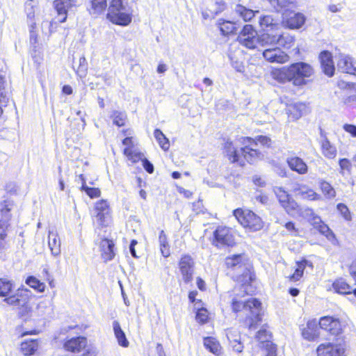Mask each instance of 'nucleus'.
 <instances>
[{
  "label": "nucleus",
  "instance_id": "f257e3e1",
  "mask_svg": "<svg viewBox=\"0 0 356 356\" xmlns=\"http://www.w3.org/2000/svg\"><path fill=\"white\" fill-rule=\"evenodd\" d=\"M248 285L240 286L238 293H236L237 289L234 290V297L232 299V308L234 312L244 311L246 314L245 324L249 329H255L256 325L261 321L262 307L261 302L257 298H251L243 302L240 300L245 294H248L247 287Z\"/></svg>",
  "mask_w": 356,
  "mask_h": 356
},
{
  "label": "nucleus",
  "instance_id": "f03ea898",
  "mask_svg": "<svg viewBox=\"0 0 356 356\" xmlns=\"http://www.w3.org/2000/svg\"><path fill=\"white\" fill-rule=\"evenodd\" d=\"M225 264L228 268L236 273L237 280L243 285H249L254 279L252 266L245 254H233L227 257Z\"/></svg>",
  "mask_w": 356,
  "mask_h": 356
},
{
  "label": "nucleus",
  "instance_id": "7ed1b4c3",
  "mask_svg": "<svg viewBox=\"0 0 356 356\" xmlns=\"http://www.w3.org/2000/svg\"><path fill=\"white\" fill-rule=\"evenodd\" d=\"M129 0H112L107 18L113 24L127 26L131 22V10Z\"/></svg>",
  "mask_w": 356,
  "mask_h": 356
},
{
  "label": "nucleus",
  "instance_id": "20e7f679",
  "mask_svg": "<svg viewBox=\"0 0 356 356\" xmlns=\"http://www.w3.org/2000/svg\"><path fill=\"white\" fill-rule=\"evenodd\" d=\"M241 140L243 145L241 147V151L248 163H254L259 157L260 152L257 148L259 144L268 147L271 143L270 139L264 136L257 137L256 140L248 137L241 138Z\"/></svg>",
  "mask_w": 356,
  "mask_h": 356
},
{
  "label": "nucleus",
  "instance_id": "39448f33",
  "mask_svg": "<svg viewBox=\"0 0 356 356\" xmlns=\"http://www.w3.org/2000/svg\"><path fill=\"white\" fill-rule=\"evenodd\" d=\"M26 22L29 26L30 42L35 45L38 43L37 22L39 21V8L33 0H28L25 3Z\"/></svg>",
  "mask_w": 356,
  "mask_h": 356
},
{
  "label": "nucleus",
  "instance_id": "423d86ee",
  "mask_svg": "<svg viewBox=\"0 0 356 356\" xmlns=\"http://www.w3.org/2000/svg\"><path fill=\"white\" fill-rule=\"evenodd\" d=\"M234 216L241 225L251 231L260 230L263 227L261 218L252 211L237 209L234 211Z\"/></svg>",
  "mask_w": 356,
  "mask_h": 356
},
{
  "label": "nucleus",
  "instance_id": "0eeeda50",
  "mask_svg": "<svg viewBox=\"0 0 356 356\" xmlns=\"http://www.w3.org/2000/svg\"><path fill=\"white\" fill-rule=\"evenodd\" d=\"M293 85L300 86L306 84V78L314 74L313 67L304 62L295 63L289 65Z\"/></svg>",
  "mask_w": 356,
  "mask_h": 356
},
{
  "label": "nucleus",
  "instance_id": "6e6552de",
  "mask_svg": "<svg viewBox=\"0 0 356 356\" xmlns=\"http://www.w3.org/2000/svg\"><path fill=\"white\" fill-rule=\"evenodd\" d=\"M237 40L241 45L248 49L257 48L258 45L257 32L250 24L243 26Z\"/></svg>",
  "mask_w": 356,
  "mask_h": 356
},
{
  "label": "nucleus",
  "instance_id": "1a4fd4ad",
  "mask_svg": "<svg viewBox=\"0 0 356 356\" xmlns=\"http://www.w3.org/2000/svg\"><path fill=\"white\" fill-rule=\"evenodd\" d=\"M179 270L184 283L192 282L195 271V261L188 254L182 255L179 261Z\"/></svg>",
  "mask_w": 356,
  "mask_h": 356
},
{
  "label": "nucleus",
  "instance_id": "9d476101",
  "mask_svg": "<svg viewBox=\"0 0 356 356\" xmlns=\"http://www.w3.org/2000/svg\"><path fill=\"white\" fill-rule=\"evenodd\" d=\"M273 192L278 199L282 207L288 213L292 214L298 207L297 202L282 187L275 186Z\"/></svg>",
  "mask_w": 356,
  "mask_h": 356
},
{
  "label": "nucleus",
  "instance_id": "9b49d317",
  "mask_svg": "<svg viewBox=\"0 0 356 356\" xmlns=\"http://www.w3.org/2000/svg\"><path fill=\"white\" fill-rule=\"evenodd\" d=\"M318 324L321 329L333 336H339L343 332V326L341 321L332 316L321 317Z\"/></svg>",
  "mask_w": 356,
  "mask_h": 356
},
{
  "label": "nucleus",
  "instance_id": "f8f14e48",
  "mask_svg": "<svg viewBox=\"0 0 356 356\" xmlns=\"http://www.w3.org/2000/svg\"><path fill=\"white\" fill-rule=\"evenodd\" d=\"M213 235L216 245L218 247L232 246L235 243L232 231L228 227H218Z\"/></svg>",
  "mask_w": 356,
  "mask_h": 356
},
{
  "label": "nucleus",
  "instance_id": "ddd939ff",
  "mask_svg": "<svg viewBox=\"0 0 356 356\" xmlns=\"http://www.w3.org/2000/svg\"><path fill=\"white\" fill-rule=\"evenodd\" d=\"M316 352L318 356H343L345 349L341 344L327 342L320 344Z\"/></svg>",
  "mask_w": 356,
  "mask_h": 356
},
{
  "label": "nucleus",
  "instance_id": "4468645a",
  "mask_svg": "<svg viewBox=\"0 0 356 356\" xmlns=\"http://www.w3.org/2000/svg\"><path fill=\"white\" fill-rule=\"evenodd\" d=\"M306 20L305 16L300 13L286 12L283 15V24L290 29H298L302 26Z\"/></svg>",
  "mask_w": 356,
  "mask_h": 356
},
{
  "label": "nucleus",
  "instance_id": "2eb2a0df",
  "mask_svg": "<svg viewBox=\"0 0 356 356\" xmlns=\"http://www.w3.org/2000/svg\"><path fill=\"white\" fill-rule=\"evenodd\" d=\"M262 54L264 58L270 63L283 64L289 60V56L278 47L265 49Z\"/></svg>",
  "mask_w": 356,
  "mask_h": 356
},
{
  "label": "nucleus",
  "instance_id": "dca6fc26",
  "mask_svg": "<svg viewBox=\"0 0 356 356\" xmlns=\"http://www.w3.org/2000/svg\"><path fill=\"white\" fill-rule=\"evenodd\" d=\"M96 218L100 225L106 226L110 222V208L106 200H102L95 204Z\"/></svg>",
  "mask_w": 356,
  "mask_h": 356
},
{
  "label": "nucleus",
  "instance_id": "f3484780",
  "mask_svg": "<svg viewBox=\"0 0 356 356\" xmlns=\"http://www.w3.org/2000/svg\"><path fill=\"white\" fill-rule=\"evenodd\" d=\"M224 153L228 158L230 162H238L240 165H244L245 161L244 156L243 155L241 149L238 150L232 141L227 140L224 145Z\"/></svg>",
  "mask_w": 356,
  "mask_h": 356
},
{
  "label": "nucleus",
  "instance_id": "a211bd4d",
  "mask_svg": "<svg viewBox=\"0 0 356 356\" xmlns=\"http://www.w3.org/2000/svg\"><path fill=\"white\" fill-rule=\"evenodd\" d=\"M337 67L342 72L356 75V64L348 55L340 54L337 60Z\"/></svg>",
  "mask_w": 356,
  "mask_h": 356
},
{
  "label": "nucleus",
  "instance_id": "6ab92c4d",
  "mask_svg": "<svg viewBox=\"0 0 356 356\" xmlns=\"http://www.w3.org/2000/svg\"><path fill=\"white\" fill-rule=\"evenodd\" d=\"M310 225L322 235L325 236L328 240L334 238V234L329 227L321 220L319 216L311 218Z\"/></svg>",
  "mask_w": 356,
  "mask_h": 356
},
{
  "label": "nucleus",
  "instance_id": "aec40b11",
  "mask_svg": "<svg viewBox=\"0 0 356 356\" xmlns=\"http://www.w3.org/2000/svg\"><path fill=\"white\" fill-rule=\"evenodd\" d=\"M321 67L323 72L328 76H332L334 74V65L330 52L324 51L319 55Z\"/></svg>",
  "mask_w": 356,
  "mask_h": 356
},
{
  "label": "nucleus",
  "instance_id": "412c9836",
  "mask_svg": "<svg viewBox=\"0 0 356 356\" xmlns=\"http://www.w3.org/2000/svg\"><path fill=\"white\" fill-rule=\"evenodd\" d=\"M13 207V204L10 201H5L1 205L0 209V229L6 230L9 225V221L11 218L10 211Z\"/></svg>",
  "mask_w": 356,
  "mask_h": 356
},
{
  "label": "nucleus",
  "instance_id": "4be33fe9",
  "mask_svg": "<svg viewBox=\"0 0 356 356\" xmlns=\"http://www.w3.org/2000/svg\"><path fill=\"white\" fill-rule=\"evenodd\" d=\"M290 169L299 175H305L308 172L307 163L298 156H290L286 159Z\"/></svg>",
  "mask_w": 356,
  "mask_h": 356
},
{
  "label": "nucleus",
  "instance_id": "5701e85b",
  "mask_svg": "<svg viewBox=\"0 0 356 356\" xmlns=\"http://www.w3.org/2000/svg\"><path fill=\"white\" fill-rule=\"evenodd\" d=\"M87 345V339L83 337H77L67 340L64 343V348L70 352H80Z\"/></svg>",
  "mask_w": 356,
  "mask_h": 356
},
{
  "label": "nucleus",
  "instance_id": "b1692460",
  "mask_svg": "<svg viewBox=\"0 0 356 356\" xmlns=\"http://www.w3.org/2000/svg\"><path fill=\"white\" fill-rule=\"evenodd\" d=\"M74 6L73 0H55L54 6L58 15L62 16L58 19L59 22L63 23L67 19V10Z\"/></svg>",
  "mask_w": 356,
  "mask_h": 356
},
{
  "label": "nucleus",
  "instance_id": "393cba45",
  "mask_svg": "<svg viewBox=\"0 0 356 356\" xmlns=\"http://www.w3.org/2000/svg\"><path fill=\"white\" fill-rule=\"evenodd\" d=\"M226 335L232 349L238 353H241L243 346L241 342L240 332L236 329H229L227 330Z\"/></svg>",
  "mask_w": 356,
  "mask_h": 356
},
{
  "label": "nucleus",
  "instance_id": "a878e982",
  "mask_svg": "<svg viewBox=\"0 0 356 356\" xmlns=\"http://www.w3.org/2000/svg\"><path fill=\"white\" fill-rule=\"evenodd\" d=\"M29 300L27 294H23L22 291H18L15 295L5 297L3 302L8 305L16 307H23Z\"/></svg>",
  "mask_w": 356,
  "mask_h": 356
},
{
  "label": "nucleus",
  "instance_id": "bb28decb",
  "mask_svg": "<svg viewBox=\"0 0 356 356\" xmlns=\"http://www.w3.org/2000/svg\"><path fill=\"white\" fill-rule=\"evenodd\" d=\"M99 248L102 251V256L105 261H110L114 257V243L113 241L107 238L102 239Z\"/></svg>",
  "mask_w": 356,
  "mask_h": 356
},
{
  "label": "nucleus",
  "instance_id": "cd10ccee",
  "mask_svg": "<svg viewBox=\"0 0 356 356\" xmlns=\"http://www.w3.org/2000/svg\"><path fill=\"white\" fill-rule=\"evenodd\" d=\"M228 56L231 61L232 67L239 72L244 71L245 67L243 62V54L240 49L235 50L234 51H230Z\"/></svg>",
  "mask_w": 356,
  "mask_h": 356
},
{
  "label": "nucleus",
  "instance_id": "c85d7f7f",
  "mask_svg": "<svg viewBox=\"0 0 356 356\" xmlns=\"http://www.w3.org/2000/svg\"><path fill=\"white\" fill-rule=\"evenodd\" d=\"M48 245L53 256L57 257L60 254V241L56 232H49Z\"/></svg>",
  "mask_w": 356,
  "mask_h": 356
},
{
  "label": "nucleus",
  "instance_id": "c756f323",
  "mask_svg": "<svg viewBox=\"0 0 356 356\" xmlns=\"http://www.w3.org/2000/svg\"><path fill=\"white\" fill-rule=\"evenodd\" d=\"M258 44L266 49L271 48V47L275 45L276 31L266 32L258 35Z\"/></svg>",
  "mask_w": 356,
  "mask_h": 356
},
{
  "label": "nucleus",
  "instance_id": "7c9ffc66",
  "mask_svg": "<svg viewBox=\"0 0 356 356\" xmlns=\"http://www.w3.org/2000/svg\"><path fill=\"white\" fill-rule=\"evenodd\" d=\"M259 19L260 26L264 30L277 31L280 27L279 24L270 15H261L259 17Z\"/></svg>",
  "mask_w": 356,
  "mask_h": 356
},
{
  "label": "nucleus",
  "instance_id": "2f4dec72",
  "mask_svg": "<svg viewBox=\"0 0 356 356\" xmlns=\"http://www.w3.org/2000/svg\"><path fill=\"white\" fill-rule=\"evenodd\" d=\"M323 155L329 159H334L337 154V148L330 143L327 138H323L321 142Z\"/></svg>",
  "mask_w": 356,
  "mask_h": 356
},
{
  "label": "nucleus",
  "instance_id": "473e14b6",
  "mask_svg": "<svg viewBox=\"0 0 356 356\" xmlns=\"http://www.w3.org/2000/svg\"><path fill=\"white\" fill-rule=\"evenodd\" d=\"M293 43L294 38L289 33H281L278 30L276 31V44L289 49Z\"/></svg>",
  "mask_w": 356,
  "mask_h": 356
},
{
  "label": "nucleus",
  "instance_id": "72a5a7b5",
  "mask_svg": "<svg viewBox=\"0 0 356 356\" xmlns=\"http://www.w3.org/2000/svg\"><path fill=\"white\" fill-rule=\"evenodd\" d=\"M290 71V67L289 66L275 70L273 72L272 74L273 78L280 83H285L286 81L292 82V77Z\"/></svg>",
  "mask_w": 356,
  "mask_h": 356
},
{
  "label": "nucleus",
  "instance_id": "f704fd0d",
  "mask_svg": "<svg viewBox=\"0 0 356 356\" xmlns=\"http://www.w3.org/2000/svg\"><path fill=\"white\" fill-rule=\"evenodd\" d=\"M106 6V0H90L88 10L90 14L97 15L104 12Z\"/></svg>",
  "mask_w": 356,
  "mask_h": 356
},
{
  "label": "nucleus",
  "instance_id": "c9c22d12",
  "mask_svg": "<svg viewBox=\"0 0 356 356\" xmlns=\"http://www.w3.org/2000/svg\"><path fill=\"white\" fill-rule=\"evenodd\" d=\"M113 329L118 344L122 347H127L129 341L118 321H114L113 322Z\"/></svg>",
  "mask_w": 356,
  "mask_h": 356
},
{
  "label": "nucleus",
  "instance_id": "e433bc0d",
  "mask_svg": "<svg viewBox=\"0 0 356 356\" xmlns=\"http://www.w3.org/2000/svg\"><path fill=\"white\" fill-rule=\"evenodd\" d=\"M332 287L336 293L340 294L352 293L351 286L342 278L335 280L332 284Z\"/></svg>",
  "mask_w": 356,
  "mask_h": 356
},
{
  "label": "nucleus",
  "instance_id": "4c0bfd02",
  "mask_svg": "<svg viewBox=\"0 0 356 356\" xmlns=\"http://www.w3.org/2000/svg\"><path fill=\"white\" fill-rule=\"evenodd\" d=\"M218 26L224 35L233 33L237 30L235 23L224 19H219L218 21Z\"/></svg>",
  "mask_w": 356,
  "mask_h": 356
},
{
  "label": "nucleus",
  "instance_id": "58836bf2",
  "mask_svg": "<svg viewBox=\"0 0 356 356\" xmlns=\"http://www.w3.org/2000/svg\"><path fill=\"white\" fill-rule=\"evenodd\" d=\"M159 243L161 254L164 257H168L170 254V245L168 243V236L163 230L160 232L159 236Z\"/></svg>",
  "mask_w": 356,
  "mask_h": 356
},
{
  "label": "nucleus",
  "instance_id": "ea45409f",
  "mask_svg": "<svg viewBox=\"0 0 356 356\" xmlns=\"http://www.w3.org/2000/svg\"><path fill=\"white\" fill-rule=\"evenodd\" d=\"M316 327V323L315 321H309L307 324V327L304 328L302 331V337L309 341H314L318 336L316 330L314 329Z\"/></svg>",
  "mask_w": 356,
  "mask_h": 356
},
{
  "label": "nucleus",
  "instance_id": "a19ab883",
  "mask_svg": "<svg viewBox=\"0 0 356 356\" xmlns=\"http://www.w3.org/2000/svg\"><path fill=\"white\" fill-rule=\"evenodd\" d=\"M235 12L245 22L251 20L256 14H259V11L254 12L241 5L236 6Z\"/></svg>",
  "mask_w": 356,
  "mask_h": 356
},
{
  "label": "nucleus",
  "instance_id": "79ce46f5",
  "mask_svg": "<svg viewBox=\"0 0 356 356\" xmlns=\"http://www.w3.org/2000/svg\"><path fill=\"white\" fill-rule=\"evenodd\" d=\"M14 288L13 281L7 278H0V297H7Z\"/></svg>",
  "mask_w": 356,
  "mask_h": 356
},
{
  "label": "nucleus",
  "instance_id": "37998d69",
  "mask_svg": "<svg viewBox=\"0 0 356 356\" xmlns=\"http://www.w3.org/2000/svg\"><path fill=\"white\" fill-rule=\"evenodd\" d=\"M204 345L210 352L218 355L220 352L219 343L212 337H207L204 339Z\"/></svg>",
  "mask_w": 356,
  "mask_h": 356
},
{
  "label": "nucleus",
  "instance_id": "c03bdc74",
  "mask_svg": "<svg viewBox=\"0 0 356 356\" xmlns=\"http://www.w3.org/2000/svg\"><path fill=\"white\" fill-rule=\"evenodd\" d=\"M154 136L159 144L161 148L164 151L168 150L170 147V143L168 139L163 134V133L159 129L154 130Z\"/></svg>",
  "mask_w": 356,
  "mask_h": 356
},
{
  "label": "nucleus",
  "instance_id": "a18cd8bd",
  "mask_svg": "<svg viewBox=\"0 0 356 356\" xmlns=\"http://www.w3.org/2000/svg\"><path fill=\"white\" fill-rule=\"evenodd\" d=\"M38 342L35 340L27 341L22 343L21 350L25 355H33L38 349Z\"/></svg>",
  "mask_w": 356,
  "mask_h": 356
},
{
  "label": "nucleus",
  "instance_id": "49530a36",
  "mask_svg": "<svg viewBox=\"0 0 356 356\" xmlns=\"http://www.w3.org/2000/svg\"><path fill=\"white\" fill-rule=\"evenodd\" d=\"M114 124L118 127H122L125 124L127 120V114L124 112L113 111L111 115Z\"/></svg>",
  "mask_w": 356,
  "mask_h": 356
},
{
  "label": "nucleus",
  "instance_id": "de8ad7c7",
  "mask_svg": "<svg viewBox=\"0 0 356 356\" xmlns=\"http://www.w3.org/2000/svg\"><path fill=\"white\" fill-rule=\"evenodd\" d=\"M79 178L81 179V181L83 182L82 186H81V189L83 191H84L89 197H90L91 198H94V197H97L100 196V195H101L100 190L97 188L88 187L86 184V181H85L83 175H80Z\"/></svg>",
  "mask_w": 356,
  "mask_h": 356
},
{
  "label": "nucleus",
  "instance_id": "09e8293b",
  "mask_svg": "<svg viewBox=\"0 0 356 356\" xmlns=\"http://www.w3.org/2000/svg\"><path fill=\"white\" fill-rule=\"evenodd\" d=\"M26 284L39 292H43L45 289V284L33 276L28 277L26 280Z\"/></svg>",
  "mask_w": 356,
  "mask_h": 356
},
{
  "label": "nucleus",
  "instance_id": "8fccbe9b",
  "mask_svg": "<svg viewBox=\"0 0 356 356\" xmlns=\"http://www.w3.org/2000/svg\"><path fill=\"white\" fill-rule=\"evenodd\" d=\"M124 154L130 160L132 163H136L140 160L144 159L143 154L140 152L132 150L129 148H125L124 149Z\"/></svg>",
  "mask_w": 356,
  "mask_h": 356
},
{
  "label": "nucleus",
  "instance_id": "3c124183",
  "mask_svg": "<svg viewBox=\"0 0 356 356\" xmlns=\"http://www.w3.org/2000/svg\"><path fill=\"white\" fill-rule=\"evenodd\" d=\"M321 188L323 193V194L327 197V198H333L336 195L335 191L334 188L327 181H322L321 182Z\"/></svg>",
  "mask_w": 356,
  "mask_h": 356
},
{
  "label": "nucleus",
  "instance_id": "603ef678",
  "mask_svg": "<svg viewBox=\"0 0 356 356\" xmlns=\"http://www.w3.org/2000/svg\"><path fill=\"white\" fill-rule=\"evenodd\" d=\"M305 111V105L301 103L295 104L289 107L288 111L290 113H293L294 117L298 119Z\"/></svg>",
  "mask_w": 356,
  "mask_h": 356
},
{
  "label": "nucleus",
  "instance_id": "864d4df0",
  "mask_svg": "<svg viewBox=\"0 0 356 356\" xmlns=\"http://www.w3.org/2000/svg\"><path fill=\"white\" fill-rule=\"evenodd\" d=\"M340 167V174L343 176L345 175L346 172L350 173L351 170L350 161L347 159H341L339 161Z\"/></svg>",
  "mask_w": 356,
  "mask_h": 356
},
{
  "label": "nucleus",
  "instance_id": "5fc2aeb1",
  "mask_svg": "<svg viewBox=\"0 0 356 356\" xmlns=\"http://www.w3.org/2000/svg\"><path fill=\"white\" fill-rule=\"evenodd\" d=\"M4 77L0 75V104H6L8 101V97L5 92L4 87Z\"/></svg>",
  "mask_w": 356,
  "mask_h": 356
},
{
  "label": "nucleus",
  "instance_id": "6e6d98bb",
  "mask_svg": "<svg viewBox=\"0 0 356 356\" xmlns=\"http://www.w3.org/2000/svg\"><path fill=\"white\" fill-rule=\"evenodd\" d=\"M88 70V64L86 59L84 56H82L79 58V66L77 70V74L81 77L84 76L86 74V72Z\"/></svg>",
  "mask_w": 356,
  "mask_h": 356
},
{
  "label": "nucleus",
  "instance_id": "4d7b16f0",
  "mask_svg": "<svg viewBox=\"0 0 356 356\" xmlns=\"http://www.w3.org/2000/svg\"><path fill=\"white\" fill-rule=\"evenodd\" d=\"M256 338L258 341L264 343H266V346H268L269 339L270 338V335L268 334V332L266 330H260L257 332Z\"/></svg>",
  "mask_w": 356,
  "mask_h": 356
},
{
  "label": "nucleus",
  "instance_id": "13d9d810",
  "mask_svg": "<svg viewBox=\"0 0 356 356\" xmlns=\"http://www.w3.org/2000/svg\"><path fill=\"white\" fill-rule=\"evenodd\" d=\"M337 209L340 212L341 216L344 218V219H346V220H351L350 212L346 204H342V203L338 204Z\"/></svg>",
  "mask_w": 356,
  "mask_h": 356
},
{
  "label": "nucleus",
  "instance_id": "bf43d9fd",
  "mask_svg": "<svg viewBox=\"0 0 356 356\" xmlns=\"http://www.w3.org/2000/svg\"><path fill=\"white\" fill-rule=\"evenodd\" d=\"M304 269L305 265L302 263H298L297 268L291 277V280L293 281L299 280L303 274Z\"/></svg>",
  "mask_w": 356,
  "mask_h": 356
},
{
  "label": "nucleus",
  "instance_id": "052dcab7",
  "mask_svg": "<svg viewBox=\"0 0 356 356\" xmlns=\"http://www.w3.org/2000/svg\"><path fill=\"white\" fill-rule=\"evenodd\" d=\"M208 318V312L207 309L202 308L197 310L196 314V320L200 323H204Z\"/></svg>",
  "mask_w": 356,
  "mask_h": 356
},
{
  "label": "nucleus",
  "instance_id": "680f3d73",
  "mask_svg": "<svg viewBox=\"0 0 356 356\" xmlns=\"http://www.w3.org/2000/svg\"><path fill=\"white\" fill-rule=\"evenodd\" d=\"M274 8L286 7L289 4L292 3L294 0H267Z\"/></svg>",
  "mask_w": 356,
  "mask_h": 356
},
{
  "label": "nucleus",
  "instance_id": "e2e57ef3",
  "mask_svg": "<svg viewBox=\"0 0 356 356\" xmlns=\"http://www.w3.org/2000/svg\"><path fill=\"white\" fill-rule=\"evenodd\" d=\"M343 129L349 133L352 136L356 137V126L353 124H345Z\"/></svg>",
  "mask_w": 356,
  "mask_h": 356
},
{
  "label": "nucleus",
  "instance_id": "0e129e2a",
  "mask_svg": "<svg viewBox=\"0 0 356 356\" xmlns=\"http://www.w3.org/2000/svg\"><path fill=\"white\" fill-rule=\"evenodd\" d=\"M143 168L145 170L149 173H152L154 172V165L152 163H150L146 158H144L142 161Z\"/></svg>",
  "mask_w": 356,
  "mask_h": 356
},
{
  "label": "nucleus",
  "instance_id": "69168bd1",
  "mask_svg": "<svg viewBox=\"0 0 356 356\" xmlns=\"http://www.w3.org/2000/svg\"><path fill=\"white\" fill-rule=\"evenodd\" d=\"M303 216L309 222L311 218H314V217L317 216L318 215L316 214L312 209H306L304 211Z\"/></svg>",
  "mask_w": 356,
  "mask_h": 356
},
{
  "label": "nucleus",
  "instance_id": "338daca9",
  "mask_svg": "<svg viewBox=\"0 0 356 356\" xmlns=\"http://www.w3.org/2000/svg\"><path fill=\"white\" fill-rule=\"evenodd\" d=\"M254 184L258 186L264 187L266 186V181L260 177L254 176L252 178Z\"/></svg>",
  "mask_w": 356,
  "mask_h": 356
},
{
  "label": "nucleus",
  "instance_id": "774afa93",
  "mask_svg": "<svg viewBox=\"0 0 356 356\" xmlns=\"http://www.w3.org/2000/svg\"><path fill=\"white\" fill-rule=\"evenodd\" d=\"M122 144L124 145H126V148H129L132 149V147H134V143H133V138L132 137H127L122 140Z\"/></svg>",
  "mask_w": 356,
  "mask_h": 356
}]
</instances>
